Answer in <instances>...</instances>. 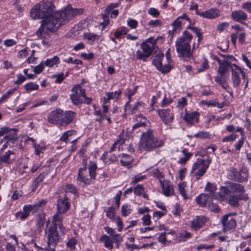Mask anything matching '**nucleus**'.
I'll list each match as a JSON object with an SVG mask.
<instances>
[{
	"label": "nucleus",
	"instance_id": "nucleus-1",
	"mask_svg": "<svg viewBox=\"0 0 251 251\" xmlns=\"http://www.w3.org/2000/svg\"><path fill=\"white\" fill-rule=\"evenodd\" d=\"M84 11L82 8H74L68 6L61 11L55 12V6L51 1L43 0L31 9L30 16L34 19H42L41 25L36 32L38 37L42 38L47 31H56Z\"/></svg>",
	"mask_w": 251,
	"mask_h": 251
},
{
	"label": "nucleus",
	"instance_id": "nucleus-2",
	"mask_svg": "<svg viewBox=\"0 0 251 251\" xmlns=\"http://www.w3.org/2000/svg\"><path fill=\"white\" fill-rule=\"evenodd\" d=\"M192 38L193 35L188 31L184 30L182 35L175 41L178 57L184 61H188L193 59V51L190 46Z\"/></svg>",
	"mask_w": 251,
	"mask_h": 251
},
{
	"label": "nucleus",
	"instance_id": "nucleus-3",
	"mask_svg": "<svg viewBox=\"0 0 251 251\" xmlns=\"http://www.w3.org/2000/svg\"><path fill=\"white\" fill-rule=\"evenodd\" d=\"M76 116V113L71 110L64 111L57 108L51 111L47 117L48 122L58 127L67 126L72 123Z\"/></svg>",
	"mask_w": 251,
	"mask_h": 251
},
{
	"label": "nucleus",
	"instance_id": "nucleus-4",
	"mask_svg": "<svg viewBox=\"0 0 251 251\" xmlns=\"http://www.w3.org/2000/svg\"><path fill=\"white\" fill-rule=\"evenodd\" d=\"M163 144L164 142L162 140L155 137L153 131L149 130L142 133L139 147L141 150L149 151L161 147Z\"/></svg>",
	"mask_w": 251,
	"mask_h": 251
},
{
	"label": "nucleus",
	"instance_id": "nucleus-5",
	"mask_svg": "<svg viewBox=\"0 0 251 251\" xmlns=\"http://www.w3.org/2000/svg\"><path fill=\"white\" fill-rule=\"evenodd\" d=\"M97 165L96 163L90 161L87 170V163L83 164V167L80 168L78 171L77 180L83 183L84 185H89L91 183L92 179H95L96 177V170Z\"/></svg>",
	"mask_w": 251,
	"mask_h": 251
},
{
	"label": "nucleus",
	"instance_id": "nucleus-6",
	"mask_svg": "<svg viewBox=\"0 0 251 251\" xmlns=\"http://www.w3.org/2000/svg\"><path fill=\"white\" fill-rule=\"evenodd\" d=\"M72 94L70 96L72 102L76 106L81 105L83 103L89 104L92 102L91 98L87 97L85 90L79 84L75 85L71 89Z\"/></svg>",
	"mask_w": 251,
	"mask_h": 251
},
{
	"label": "nucleus",
	"instance_id": "nucleus-7",
	"mask_svg": "<svg viewBox=\"0 0 251 251\" xmlns=\"http://www.w3.org/2000/svg\"><path fill=\"white\" fill-rule=\"evenodd\" d=\"M211 163V159L197 158L193 165L191 173L193 174L196 179L198 180L206 172Z\"/></svg>",
	"mask_w": 251,
	"mask_h": 251
},
{
	"label": "nucleus",
	"instance_id": "nucleus-8",
	"mask_svg": "<svg viewBox=\"0 0 251 251\" xmlns=\"http://www.w3.org/2000/svg\"><path fill=\"white\" fill-rule=\"evenodd\" d=\"M46 234L47 237V249L49 251H55V248L60 239L57 227L55 226H50Z\"/></svg>",
	"mask_w": 251,
	"mask_h": 251
},
{
	"label": "nucleus",
	"instance_id": "nucleus-9",
	"mask_svg": "<svg viewBox=\"0 0 251 251\" xmlns=\"http://www.w3.org/2000/svg\"><path fill=\"white\" fill-rule=\"evenodd\" d=\"M220 56L222 58L220 59L219 57L215 56L214 57V60H216L219 64V67L218 69V73L226 74L227 72L228 68L232 66L233 64H231L228 60L229 59H234V57L231 55H226L220 53Z\"/></svg>",
	"mask_w": 251,
	"mask_h": 251
},
{
	"label": "nucleus",
	"instance_id": "nucleus-10",
	"mask_svg": "<svg viewBox=\"0 0 251 251\" xmlns=\"http://www.w3.org/2000/svg\"><path fill=\"white\" fill-rule=\"evenodd\" d=\"M236 216V213H230L222 216L221 222L223 227V230L226 231L235 228L237 222L233 216Z\"/></svg>",
	"mask_w": 251,
	"mask_h": 251
},
{
	"label": "nucleus",
	"instance_id": "nucleus-11",
	"mask_svg": "<svg viewBox=\"0 0 251 251\" xmlns=\"http://www.w3.org/2000/svg\"><path fill=\"white\" fill-rule=\"evenodd\" d=\"M232 75L231 78L234 88H237L241 82L240 74L242 76L243 78L245 80L246 73L242 69L236 64H233L231 67Z\"/></svg>",
	"mask_w": 251,
	"mask_h": 251
},
{
	"label": "nucleus",
	"instance_id": "nucleus-12",
	"mask_svg": "<svg viewBox=\"0 0 251 251\" xmlns=\"http://www.w3.org/2000/svg\"><path fill=\"white\" fill-rule=\"evenodd\" d=\"M249 199L248 195H230L228 198L225 196H221V200L227 202L231 206L235 208L239 206V201H247Z\"/></svg>",
	"mask_w": 251,
	"mask_h": 251
},
{
	"label": "nucleus",
	"instance_id": "nucleus-13",
	"mask_svg": "<svg viewBox=\"0 0 251 251\" xmlns=\"http://www.w3.org/2000/svg\"><path fill=\"white\" fill-rule=\"evenodd\" d=\"M157 113L165 125H169L172 123L174 120V113L173 108L159 109Z\"/></svg>",
	"mask_w": 251,
	"mask_h": 251
},
{
	"label": "nucleus",
	"instance_id": "nucleus-14",
	"mask_svg": "<svg viewBox=\"0 0 251 251\" xmlns=\"http://www.w3.org/2000/svg\"><path fill=\"white\" fill-rule=\"evenodd\" d=\"M164 55L163 53H158L152 61V64L155 66L158 70L163 73H168L171 69V65L168 63L164 65H162V60L164 58Z\"/></svg>",
	"mask_w": 251,
	"mask_h": 251
},
{
	"label": "nucleus",
	"instance_id": "nucleus-15",
	"mask_svg": "<svg viewBox=\"0 0 251 251\" xmlns=\"http://www.w3.org/2000/svg\"><path fill=\"white\" fill-rule=\"evenodd\" d=\"M225 184L227 185L233 193L236 194V195H248L245 193V189L244 186L240 184L232 181H226Z\"/></svg>",
	"mask_w": 251,
	"mask_h": 251
},
{
	"label": "nucleus",
	"instance_id": "nucleus-16",
	"mask_svg": "<svg viewBox=\"0 0 251 251\" xmlns=\"http://www.w3.org/2000/svg\"><path fill=\"white\" fill-rule=\"evenodd\" d=\"M63 214H64V213L59 212L58 211H57L56 214L53 216L52 224L50 226H55L56 227L58 226L59 228L60 232L63 234H64L66 229L62 223Z\"/></svg>",
	"mask_w": 251,
	"mask_h": 251
},
{
	"label": "nucleus",
	"instance_id": "nucleus-17",
	"mask_svg": "<svg viewBox=\"0 0 251 251\" xmlns=\"http://www.w3.org/2000/svg\"><path fill=\"white\" fill-rule=\"evenodd\" d=\"M207 221V218L204 216H196L191 222V229L197 230L202 227Z\"/></svg>",
	"mask_w": 251,
	"mask_h": 251
},
{
	"label": "nucleus",
	"instance_id": "nucleus-18",
	"mask_svg": "<svg viewBox=\"0 0 251 251\" xmlns=\"http://www.w3.org/2000/svg\"><path fill=\"white\" fill-rule=\"evenodd\" d=\"M3 127H7L8 131L4 135V137L0 140V144H2L3 142L11 141L12 143L17 139V130L16 128H11L7 126H4Z\"/></svg>",
	"mask_w": 251,
	"mask_h": 251
},
{
	"label": "nucleus",
	"instance_id": "nucleus-19",
	"mask_svg": "<svg viewBox=\"0 0 251 251\" xmlns=\"http://www.w3.org/2000/svg\"><path fill=\"white\" fill-rule=\"evenodd\" d=\"M200 115V113L197 111L188 112L186 109L183 119L187 124H192L195 122H199Z\"/></svg>",
	"mask_w": 251,
	"mask_h": 251
},
{
	"label": "nucleus",
	"instance_id": "nucleus-20",
	"mask_svg": "<svg viewBox=\"0 0 251 251\" xmlns=\"http://www.w3.org/2000/svg\"><path fill=\"white\" fill-rule=\"evenodd\" d=\"M70 203L68 201L66 195L65 194L63 198L60 197L58 199L57 204V209L59 212L65 213L69 209Z\"/></svg>",
	"mask_w": 251,
	"mask_h": 251
},
{
	"label": "nucleus",
	"instance_id": "nucleus-21",
	"mask_svg": "<svg viewBox=\"0 0 251 251\" xmlns=\"http://www.w3.org/2000/svg\"><path fill=\"white\" fill-rule=\"evenodd\" d=\"M231 18L237 22L243 23L247 20L248 16L246 13L242 10H234L232 12Z\"/></svg>",
	"mask_w": 251,
	"mask_h": 251
},
{
	"label": "nucleus",
	"instance_id": "nucleus-22",
	"mask_svg": "<svg viewBox=\"0 0 251 251\" xmlns=\"http://www.w3.org/2000/svg\"><path fill=\"white\" fill-rule=\"evenodd\" d=\"M220 15L219 10L215 8H211L200 14V16L209 19L216 18L219 17Z\"/></svg>",
	"mask_w": 251,
	"mask_h": 251
},
{
	"label": "nucleus",
	"instance_id": "nucleus-23",
	"mask_svg": "<svg viewBox=\"0 0 251 251\" xmlns=\"http://www.w3.org/2000/svg\"><path fill=\"white\" fill-rule=\"evenodd\" d=\"M229 175L231 178L234 180H236L240 182L247 181L246 176H242L241 172L238 171L235 168L232 167L229 170Z\"/></svg>",
	"mask_w": 251,
	"mask_h": 251
},
{
	"label": "nucleus",
	"instance_id": "nucleus-24",
	"mask_svg": "<svg viewBox=\"0 0 251 251\" xmlns=\"http://www.w3.org/2000/svg\"><path fill=\"white\" fill-rule=\"evenodd\" d=\"M184 20L188 21L189 23H191V22L190 19L187 16V15L186 14H183L181 16L177 17L172 24V25L174 27L173 30H174L180 29L182 25L185 24L184 22H183Z\"/></svg>",
	"mask_w": 251,
	"mask_h": 251
},
{
	"label": "nucleus",
	"instance_id": "nucleus-25",
	"mask_svg": "<svg viewBox=\"0 0 251 251\" xmlns=\"http://www.w3.org/2000/svg\"><path fill=\"white\" fill-rule=\"evenodd\" d=\"M228 76L226 74H222L218 73L216 76L215 77V81L220 85H221L223 89L227 90L229 87L227 83Z\"/></svg>",
	"mask_w": 251,
	"mask_h": 251
},
{
	"label": "nucleus",
	"instance_id": "nucleus-26",
	"mask_svg": "<svg viewBox=\"0 0 251 251\" xmlns=\"http://www.w3.org/2000/svg\"><path fill=\"white\" fill-rule=\"evenodd\" d=\"M212 198L208 194H201L197 198L196 201L199 205L203 206L210 203Z\"/></svg>",
	"mask_w": 251,
	"mask_h": 251
},
{
	"label": "nucleus",
	"instance_id": "nucleus-27",
	"mask_svg": "<svg viewBox=\"0 0 251 251\" xmlns=\"http://www.w3.org/2000/svg\"><path fill=\"white\" fill-rule=\"evenodd\" d=\"M122 93V91L119 89L115 92H108L106 93V98H104V103L106 104L111 100H117Z\"/></svg>",
	"mask_w": 251,
	"mask_h": 251
},
{
	"label": "nucleus",
	"instance_id": "nucleus-28",
	"mask_svg": "<svg viewBox=\"0 0 251 251\" xmlns=\"http://www.w3.org/2000/svg\"><path fill=\"white\" fill-rule=\"evenodd\" d=\"M161 186L162 188L163 194L166 196H169L173 194L174 190L172 185H169L165 179L160 182Z\"/></svg>",
	"mask_w": 251,
	"mask_h": 251
},
{
	"label": "nucleus",
	"instance_id": "nucleus-29",
	"mask_svg": "<svg viewBox=\"0 0 251 251\" xmlns=\"http://www.w3.org/2000/svg\"><path fill=\"white\" fill-rule=\"evenodd\" d=\"M100 241L103 242L104 247L109 250L113 249V243L112 239L110 236L105 234L101 236L100 239Z\"/></svg>",
	"mask_w": 251,
	"mask_h": 251
},
{
	"label": "nucleus",
	"instance_id": "nucleus-30",
	"mask_svg": "<svg viewBox=\"0 0 251 251\" xmlns=\"http://www.w3.org/2000/svg\"><path fill=\"white\" fill-rule=\"evenodd\" d=\"M118 156L121 158L120 160L121 165L128 167L131 164L132 158L130 155L125 153H121L119 154Z\"/></svg>",
	"mask_w": 251,
	"mask_h": 251
},
{
	"label": "nucleus",
	"instance_id": "nucleus-31",
	"mask_svg": "<svg viewBox=\"0 0 251 251\" xmlns=\"http://www.w3.org/2000/svg\"><path fill=\"white\" fill-rule=\"evenodd\" d=\"M110 152H105L102 154L101 159L105 163H113L118 160L117 157Z\"/></svg>",
	"mask_w": 251,
	"mask_h": 251
},
{
	"label": "nucleus",
	"instance_id": "nucleus-32",
	"mask_svg": "<svg viewBox=\"0 0 251 251\" xmlns=\"http://www.w3.org/2000/svg\"><path fill=\"white\" fill-rule=\"evenodd\" d=\"M137 123L135 124L132 126V129H135L140 127H144L146 125L147 119L146 117H143L142 115H139L136 116Z\"/></svg>",
	"mask_w": 251,
	"mask_h": 251
},
{
	"label": "nucleus",
	"instance_id": "nucleus-33",
	"mask_svg": "<svg viewBox=\"0 0 251 251\" xmlns=\"http://www.w3.org/2000/svg\"><path fill=\"white\" fill-rule=\"evenodd\" d=\"M23 211H19L15 213V217L18 219H20L22 221L25 220L29 215V211L27 208V206L24 205L23 208Z\"/></svg>",
	"mask_w": 251,
	"mask_h": 251
},
{
	"label": "nucleus",
	"instance_id": "nucleus-34",
	"mask_svg": "<svg viewBox=\"0 0 251 251\" xmlns=\"http://www.w3.org/2000/svg\"><path fill=\"white\" fill-rule=\"evenodd\" d=\"M46 202L47 201L46 200H42L33 205L26 204L25 206H27V208L28 209L29 212L32 211L33 212H35L37 210L39 209L40 207L45 205Z\"/></svg>",
	"mask_w": 251,
	"mask_h": 251
},
{
	"label": "nucleus",
	"instance_id": "nucleus-35",
	"mask_svg": "<svg viewBox=\"0 0 251 251\" xmlns=\"http://www.w3.org/2000/svg\"><path fill=\"white\" fill-rule=\"evenodd\" d=\"M216 190L217 186L215 184L210 182L207 183L205 187V191L208 192L207 194L213 198H214V193Z\"/></svg>",
	"mask_w": 251,
	"mask_h": 251
},
{
	"label": "nucleus",
	"instance_id": "nucleus-36",
	"mask_svg": "<svg viewBox=\"0 0 251 251\" xmlns=\"http://www.w3.org/2000/svg\"><path fill=\"white\" fill-rule=\"evenodd\" d=\"M134 193L137 196H142L145 199H148V196L145 193L144 188L141 185H137L133 189Z\"/></svg>",
	"mask_w": 251,
	"mask_h": 251
},
{
	"label": "nucleus",
	"instance_id": "nucleus-37",
	"mask_svg": "<svg viewBox=\"0 0 251 251\" xmlns=\"http://www.w3.org/2000/svg\"><path fill=\"white\" fill-rule=\"evenodd\" d=\"M106 216L112 221L115 220L118 216L116 214V210L113 207H108L104 210Z\"/></svg>",
	"mask_w": 251,
	"mask_h": 251
},
{
	"label": "nucleus",
	"instance_id": "nucleus-38",
	"mask_svg": "<svg viewBox=\"0 0 251 251\" xmlns=\"http://www.w3.org/2000/svg\"><path fill=\"white\" fill-rule=\"evenodd\" d=\"M59 58L57 56H54L52 58L47 59L44 63V64L49 67H52L54 65L59 64Z\"/></svg>",
	"mask_w": 251,
	"mask_h": 251
},
{
	"label": "nucleus",
	"instance_id": "nucleus-39",
	"mask_svg": "<svg viewBox=\"0 0 251 251\" xmlns=\"http://www.w3.org/2000/svg\"><path fill=\"white\" fill-rule=\"evenodd\" d=\"M191 237V234L190 232H188L186 230H182L178 233L177 235L178 239L179 241H185L187 239L190 238Z\"/></svg>",
	"mask_w": 251,
	"mask_h": 251
},
{
	"label": "nucleus",
	"instance_id": "nucleus-40",
	"mask_svg": "<svg viewBox=\"0 0 251 251\" xmlns=\"http://www.w3.org/2000/svg\"><path fill=\"white\" fill-rule=\"evenodd\" d=\"M124 139H119L112 145L108 152H112L114 151L117 148H118V151H120L122 149V146L124 144Z\"/></svg>",
	"mask_w": 251,
	"mask_h": 251
},
{
	"label": "nucleus",
	"instance_id": "nucleus-41",
	"mask_svg": "<svg viewBox=\"0 0 251 251\" xmlns=\"http://www.w3.org/2000/svg\"><path fill=\"white\" fill-rule=\"evenodd\" d=\"M145 103L143 102H136L131 110L132 114L142 111L145 108Z\"/></svg>",
	"mask_w": 251,
	"mask_h": 251
},
{
	"label": "nucleus",
	"instance_id": "nucleus-42",
	"mask_svg": "<svg viewBox=\"0 0 251 251\" xmlns=\"http://www.w3.org/2000/svg\"><path fill=\"white\" fill-rule=\"evenodd\" d=\"M187 184L185 182H182L178 184V187L179 193L181 194L183 199H187L188 197L186 193L185 189Z\"/></svg>",
	"mask_w": 251,
	"mask_h": 251
},
{
	"label": "nucleus",
	"instance_id": "nucleus-43",
	"mask_svg": "<svg viewBox=\"0 0 251 251\" xmlns=\"http://www.w3.org/2000/svg\"><path fill=\"white\" fill-rule=\"evenodd\" d=\"M141 47L144 52L147 54V56H150L153 49L155 48L152 46H151L147 43H142Z\"/></svg>",
	"mask_w": 251,
	"mask_h": 251
},
{
	"label": "nucleus",
	"instance_id": "nucleus-44",
	"mask_svg": "<svg viewBox=\"0 0 251 251\" xmlns=\"http://www.w3.org/2000/svg\"><path fill=\"white\" fill-rule=\"evenodd\" d=\"M132 211V206L127 204H124L122 205L121 212L122 216L126 217L128 216Z\"/></svg>",
	"mask_w": 251,
	"mask_h": 251
},
{
	"label": "nucleus",
	"instance_id": "nucleus-45",
	"mask_svg": "<svg viewBox=\"0 0 251 251\" xmlns=\"http://www.w3.org/2000/svg\"><path fill=\"white\" fill-rule=\"evenodd\" d=\"M182 152L184 155V157H182L178 161V163L180 164H185L189 160L192 154L191 153H189L187 150L185 149H183Z\"/></svg>",
	"mask_w": 251,
	"mask_h": 251
},
{
	"label": "nucleus",
	"instance_id": "nucleus-46",
	"mask_svg": "<svg viewBox=\"0 0 251 251\" xmlns=\"http://www.w3.org/2000/svg\"><path fill=\"white\" fill-rule=\"evenodd\" d=\"M76 134V131L74 130H68L63 133L62 135L60 138V140L61 141L65 142L67 143V140L70 136L72 135H75Z\"/></svg>",
	"mask_w": 251,
	"mask_h": 251
},
{
	"label": "nucleus",
	"instance_id": "nucleus-47",
	"mask_svg": "<svg viewBox=\"0 0 251 251\" xmlns=\"http://www.w3.org/2000/svg\"><path fill=\"white\" fill-rule=\"evenodd\" d=\"M84 38L89 41H94L100 39V36L91 32H85L83 34Z\"/></svg>",
	"mask_w": 251,
	"mask_h": 251
},
{
	"label": "nucleus",
	"instance_id": "nucleus-48",
	"mask_svg": "<svg viewBox=\"0 0 251 251\" xmlns=\"http://www.w3.org/2000/svg\"><path fill=\"white\" fill-rule=\"evenodd\" d=\"M25 89L27 92H30L34 90H37L39 88V85L33 82L27 83L25 85Z\"/></svg>",
	"mask_w": 251,
	"mask_h": 251
},
{
	"label": "nucleus",
	"instance_id": "nucleus-49",
	"mask_svg": "<svg viewBox=\"0 0 251 251\" xmlns=\"http://www.w3.org/2000/svg\"><path fill=\"white\" fill-rule=\"evenodd\" d=\"M151 175L158 179L159 182H162L164 180L163 176L161 173L157 169H153L151 171Z\"/></svg>",
	"mask_w": 251,
	"mask_h": 251
},
{
	"label": "nucleus",
	"instance_id": "nucleus-50",
	"mask_svg": "<svg viewBox=\"0 0 251 251\" xmlns=\"http://www.w3.org/2000/svg\"><path fill=\"white\" fill-rule=\"evenodd\" d=\"M45 223V216L43 215H38L36 221V226L38 228L40 229Z\"/></svg>",
	"mask_w": 251,
	"mask_h": 251
},
{
	"label": "nucleus",
	"instance_id": "nucleus-51",
	"mask_svg": "<svg viewBox=\"0 0 251 251\" xmlns=\"http://www.w3.org/2000/svg\"><path fill=\"white\" fill-rule=\"evenodd\" d=\"M194 137L196 138L207 139L210 137V134L208 132L201 131L195 134Z\"/></svg>",
	"mask_w": 251,
	"mask_h": 251
},
{
	"label": "nucleus",
	"instance_id": "nucleus-52",
	"mask_svg": "<svg viewBox=\"0 0 251 251\" xmlns=\"http://www.w3.org/2000/svg\"><path fill=\"white\" fill-rule=\"evenodd\" d=\"M220 192L219 194V196L220 199L221 196L224 195L226 197V196L229 195L231 192L230 189L227 185H226L225 186H221L220 187Z\"/></svg>",
	"mask_w": 251,
	"mask_h": 251
},
{
	"label": "nucleus",
	"instance_id": "nucleus-53",
	"mask_svg": "<svg viewBox=\"0 0 251 251\" xmlns=\"http://www.w3.org/2000/svg\"><path fill=\"white\" fill-rule=\"evenodd\" d=\"M110 237L112 239L113 243H116L117 244V247H118L119 245L123 240L122 237L121 236V235L115 232Z\"/></svg>",
	"mask_w": 251,
	"mask_h": 251
},
{
	"label": "nucleus",
	"instance_id": "nucleus-54",
	"mask_svg": "<svg viewBox=\"0 0 251 251\" xmlns=\"http://www.w3.org/2000/svg\"><path fill=\"white\" fill-rule=\"evenodd\" d=\"M167 213L166 210L162 211H155L152 215V219L155 221H157L161 217L165 215Z\"/></svg>",
	"mask_w": 251,
	"mask_h": 251
},
{
	"label": "nucleus",
	"instance_id": "nucleus-55",
	"mask_svg": "<svg viewBox=\"0 0 251 251\" xmlns=\"http://www.w3.org/2000/svg\"><path fill=\"white\" fill-rule=\"evenodd\" d=\"M188 28L192 30L196 33V35L198 37V44H199V43L200 42L201 40H202V36H203L201 32L200 29L197 27H191V26H188Z\"/></svg>",
	"mask_w": 251,
	"mask_h": 251
},
{
	"label": "nucleus",
	"instance_id": "nucleus-56",
	"mask_svg": "<svg viewBox=\"0 0 251 251\" xmlns=\"http://www.w3.org/2000/svg\"><path fill=\"white\" fill-rule=\"evenodd\" d=\"M137 89V86H136L133 90H128L126 93V96L127 97L128 101L126 103V108L127 107L129 102L131 100V97L133 96L136 92Z\"/></svg>",
	"mask_w": 251,
	"mask_h": 251
},
{
	"label": "nucleus",
	"instance_id": "nucleus-57",
	"mask_svg": "<svg viewBox=\"0 0 251 251\" xmlns=\"http://www.w3.org/2000/svg\"><path fill=\"white\" fill-rule=\"evenodd\" d=\"M16 91V89L14 88L11 90L8 91L5 94H4L0 98V103L6 101L8 98L10 97V96L12 95Z\"/></svg>",
	"mask_w": 251,
	"mask_h": 251
},
{
	"label": "nucleus",
	"instance_id": "nucleus-58",
	"mask_svg": "<svg viewBox=\"0 0 251 251\" xmlns=\"http://www.w3.org/2000/svg\"><path fill=\"white\" fill-rule=\"evenodd\" d=\"M229 26V24L228 22H223L219 24L217 26V30L219 32H223L227 29Z\"/></svg>",
	"mask_w": 251,
	"mask_h": 251
},
{
	"label": "nucleus",
	"instance_id": "nucleus-59",
	"mask_svg": "<svg viewBox=\"0 0 251 251\" xmlns=\"http://www.w3.org/2000/svg\"><path fill=\"white\" fill-rule=\"evenodd\" d=\"M33 147L34 149L35 154L37 155H39L43 151L46 150V147L45 146H40L39 145L34 143Z\"/></svg>",
	"mask_w": 251,
	"mask_h": 251
},
{
	"label": "nucleus",
	"instance_id": "nucleus-60",
	"mask_svg": "<svg viewBox=\"0 0 251 251\" xmlns=\"http://www.w3.org/2000/svg\"><path fill=\"white\" fill-rule=\"evenodd\" d=\"M128 32V30L126 28L124 27L121 30L117 31L115 32V37L117 39H120L121 38L122 35H126Z\"/></svg>",
	"mask_w": 251,
	"mask_h": 251
},
{
	"label": "nucleus",
	"instance_id": "nucleus-61",
	"mask_svg": "<svg viewBox=\"0 0 251 251\" xmlns=\"http://www.w3.org/2000/svg\"><path fill=\"white\" fill-rule=\"evenodd\" d=\"M148 25L151 27L155 28L160 27L162 25V22L159 20H151L148 23Z\"/></svg>",
	"mask_w": 251,
	"mask_h": 251
},
{
	"label": "nucleus",
	"instance_id": "nucleus-62",
	"mask_svg": "<svg viewBox=\"0 0 251 251\" xmlns=\"http://www.w3.org/2000/svg\"><path fill=\"white\" fill-rule=\"evenodd\" d=\"M145 178V175H141L140 174L136 175L132 178L131 184H135L136 183L143 180Z\"/></svg>",
	"mask_w": 251,
	"mask_h": 251
},
{
	"label": "nucleus",
	"instance_id": "nucleus-63",
	"mask_svg": "<svg viewBox=\"0 0 251 251\" xmlns=\"http://www.w3.org/2000/svg\"><path fill=\"white\" fill-rule=\"evenodd\" d=\"M172 102V99L167 98L166 96H165L160 103V106L162 107H165L167 105L170 104Z\"/></svg>",
	"mask_w": 251,
	"mask_h": 251
},
{
	"label": "nucleus",
	"instance_id": "nucleus-64",
	"mask_svg": "<svg viewBox=\"0 0 251 251\" xmlns=\"http://www.w3.org/2000/svg\"><path fill=\"white\" fill-rule=\"evenodd\" d=\"M148 14L154 18H157L160 15L159 11L155 8L151 7L148 9Z\"/></svg>",
	"mask_w": 251,
	"mask_h": 251
}]
</instances>
